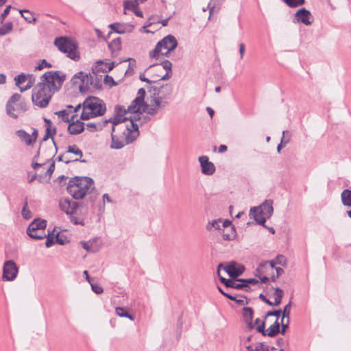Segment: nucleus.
<instances>
[{
    "label": "nucleus",
    "instance_id": "f257e3e1",
    "mask_svg": "<svg viewBox=\"0 0 351 351\" xmlns=\"http://www.w3.org/2000/svg\"><path fill=\"white\" fill-rule=\"evenodd\" d=\"M65 78V75L60 71H50L43 74L40 82L33 89V103L40 108L46 107L54 93L61 88Z\"/></svg>",
    "mask_w": 351,
    "mask_h": 351
},
{
    "label": "nucleus",
    "instance_id": "f03ea898",
    "mask_svg": "<svg viewBox=\"0 0 351 351\" xmlns=\"http://www.w3.org/2000/svg\"><path fill=\"white\" fill-rule=\"evenodd\" d=\"M92 73L86 74L82 71H80L73 75L71 79V83L74 86H78L80 90L82 93L86 92L88 89L99 88L101 87L102 81L108 82V80L110 79L112 80V77L108 75H101L98 71H94V68L92 69Z\"/></svg>",
    "mask_w": 351,
    "mask_h": 351
},
{
    "label": "nucleus",
    "instance_id": "7ed1b4c3",
    "mask_svg": "<svg viewBox=\"0 0 351 351\" xmlns=\"http://www.w3.org/2000/svg\"><path fill=\"white\" fill-rule=\"evenodd\" d=\"M173 88L169 84L160 86H150L148 93L151 97L152 107L147 110V114H156L159 110L164 108L167 101L166 99L170 97L172 93Z\"/></svg>",
    "mask_w": 351,
    "mask_h": 351
},
{
    "label": "nucleus",
    "instance_id": "20e7f679",
    "mask_svg": "<svg viewBox=\"0 0 351 351\" xmlns=\"http://www.w3.org/2000/svg\"><path fill=\"white\" fill-rule=\"evenodd\" d=\"M172 64L169 60H165L160 64H156L150 66L146 71L145 75H140V80L147 83H155L161 80H168L172 75Z\"/></svg>",
    "mask_w": 351,
    "mask_h": 351
},
{
    "label": "nucleus",
    "instance_id": "39448f33",
    "mask_svg": "<svg viewBox=\"0 0 351 351\" xmlns=\"http://www.w3.org/2000/svg\"><path fill=\"white\" fill-rule=\"evenodd\" d=\"M82 106V112L80 117L82 120H88L102 116L106 111L105 103L96 97L86 98Z\"/></svg>",
    "mask_w": 351,
    "mask_h": 351
},
{
    "label": "nucleus",
    "instance_id": "423d86ee",
    "mask_svg": "<svg viewBox=\"0 0 351 351\" xmlns=\"http://www.w3.org/2000/svg\"><path fill=\"white\" fill-rule=\"evenodd\" d=\"M93 181L88 177H75L69 180L67 186L68 193L75 199H82L90 192Z\"/></svg>",
    "mask_w": 351,
    "mask_h": 351
},
{
    "label": "nucleus",
    "instance_id": "0eeeda50",
    "mask_svg": "<svg viewBox=\"0 0 351 351\" xmlns=\"http://www.w3.org/2000/svg\"><path fill=\"white\" fill-rule=\"evenodd\" d=\"M136 114H134L133 117L132 116L129 117H122L121 115H117L114 118L108 119V120H110L109 121V123L111 124V134L131 136L133 133V128L130 122H134L133 119H136Z\"/></svg>",
    "mask_w": 351,
    "mask_h": 351
},
{
    "label": "nucleus",
    "instance_id": "6e6552de",
    "mask_svg": "<svg viewBox=\"0 0 351 351\" xmlns=\"http://www.w3.org/2000/svg\"><path fill=\"white\" fill-rule=\"evenodd\" d=\"M177 45L176 38L172 35H167L156 44L155 48L149 52V56L151 58L156 60L162 56L167 57Z\"/></svg>",
    "mask_w": 351,
    "mask_h": 351
},
{
    "label": "nucleus",
    "instance_id": "1a4fd4ad",
    "mask_svg": "<svg viewBox=\"0 0 351 351\" xmlns=\"http://www.w3.org/2000/svg\"><path fill=\"white\" fill-rule=\"evenodd\" d=\"M145 95V90L143 88H140L138 91V97L132 101L127 110H123L124 114H134L138 117V114L142 112L147 113V110L152 107V105L150 97L147 100V103L144 102Z\"/></svg>",
    "mask_w": 351,
    "mask_h": 351
},
{
    "label": "nucleus",
    "instance_id": "9d476101",
    "mask_svg": "<svg viewBox=\"0 0 351 351\" xmlns=\"http://www.w3.org/2000/svg\"><path fill=\"white\" fill-rule=\"evenodd\" d=\"M54 44L61 52L66 53L68 58L75 61L80 60V56L77 49V45L71 39L66 37L57 38Z\"/></svg>",
    "mask_w": 351,
    "mask_h": 351
},
{
    "label": "nucleus",
    "instance_id": "9b49d317",
    "mask_svg": "<svg viewBox=\"0 0 351 351\" xmlns=\"http://www.w3.org/2000/svg\"><path fill=\"white\" fill-rule=\"evenodd\" d=\"M46 227V220L36 219L29 225L27 233L34 239H43L47 237Z\"/></svg>",
    "mask_w": 351,
    "mask_h": 351
},
{
    "label": "nucleus",
    "instance_id": "f8f14e48",
    "mask_svg": "<svg viewBox=\"0 0 351 351\" xmlns=\"http://www.w3.org/2000/svg\"><path fill=\"white\" fill-rule=\"evenodd\" d=\"M130 125L133 128V133L131 136H119L118 134H111L112 144L111 147L114 149H121L125 145L133 142L138 135V125L132 121H130Z\"/></svg>",
    "mask_w": 351,
    "mask_h": 351
},
{
    "label": "nucleus",
    "instance_id": "ddd939ff",
    "mask_svg": "<svg viewBox=\"0 0 351 351\" xmlns=\"http://www.w3.org/2000/svg\"><path fill=\"white\" fill-rule=\"evenodd\" d=\"M275 273V263L274 261H267L259 265L255 271V276L261 282L266 283L269 279L272 280V276Z\"/></svg>",
    "mask_w": 351,
    "mask_h": 351
},
{
    "label": "nucleus",
    "instance_id": "4468645a",
    "mask_svg": "<svg viewBox=\"0 0 351 351\" xmlns=\"http://www.w3.org/2000/svg\"><path fill=\"white\" fill-rule=\"evenodd\" d=\"M36 80V77L32 74L21 73L14 77L16 85L20 88L21 92L31 88Z\"/></svg>",
    "mask_w": 351,
    "mask_h": 351
},
{
    "label": "nucleus",
    "instance_id": "2eb2a0df",
    "mask_svg": "<svg viewBox=\"0 0 351 351\" xmlns=\"http://www.w3.org/2000/svg\"><path fill=\"white\" fill-rule=\"evenodd\" d=\"M18 272L16 263L12 260L7 261L3 265L2 279L3 281H12L16 278Z\"/></svg>",
    "mask_w": 351,
    "mask_h": 351
},
{
    "label": "nucleus",
    "instance_id": "dca6fc26",
    "mask_svg": "<svg viewBox=\"0 0 351 351\" xmlns=\"http://www.w3.org/2000/svg\"><path fill=\"white\" fill-rule=\"evenodd\" d=\"M223 269L231 278H237L243 274L245 268L243 265H239L235 262H231L227 265L223 266L220 264L218 267L217 274L220 276V269Z\"/></svg>",
    "mask_w": 351,
    "mask_h": 351
},
{
    "label": "nucleus",
    "instance_id": "f3484780",
    "mask_svg": "<svg viewBox=\"0 0 351 351\" xmlns=\"http://www.w3.org/2000/svg\"><path fill=\"white\" fill-rule=\"evenodd\" d=\"M59 207L60 210L68 215H73L75 213L78 207V204L71 201L68 197H62L59 201Z\"/></svg>",
    "mask_w": 351,
    "mask_h": 351
},
{
    "label": "nucleus",
    "instance_id": "a211bd4d",
    "mask_svg": "<svg viewBox=\"0 0 351 351\" xmlns=\"http://www.w3.org/2000/svg\"><path fill=\"white\" fill-rule=\"evenodd\" d=\"M313 21V17L310 12L305 8L299 9L294 15V23H302L306 25H310Z\"/></svg>",
    "mask_w": 351,
    "mask_h": 351
},
{
    "label": "nucleus",
    "instance_id": "6ab92c4d",
    "mask_svg": "<svg viewBox=\"0 0 351 351\" xmlns=\"http://www.w3.org/2000/svg\"><path fill=\"white\" fill-rule=\"evenodd\" d=\"M80 108V105H78L75 108H73L71 106H69L66 109L56 112V114H57L62 121L69 123L71 121H73V118L77 117L75 113Z\"/></svg>",
    "mask_w": 351,
    "mask_h": 351
},
{
    "label": "nucleus",
    "instance_id": "aec40b11",
    "mask_svg": "<svg viewBox=\"0 0 351 351\" xmlns=\"http://www.w3.org/2000/svg\"><path fill=\"white\" fill-rule=\"evenodd\" d=\"M199 162L200 163L202 172L204 175L210 176L215 171V167L214 164L209 161V158L206 156H199Z\"/></svg>",
    "mask_w": 351,
    "mask_h": 351
},
{
    "label": "nucleus",
    "instance_id": "412c9836",
    "mask_svg": "<svg viewBox=\"0 0 351 351\" xmlns=\"http://www.w3.org/2000/svg\"><path fill=\"white\" fill-rule=\"evenodd\" d=\"M109 27L114 32L123 34L132 32L134 25L127 23H114L109 25Z\"/></svg>",
    "mask_w": 351,
    "mask_h": 351
},
{
    "label": "nucleus",
    "instance_id": "4be33fe9",
    "mask_svg": "<svg viewBox=\"0 0 351 351\" xmlns=\"http://www.w3.org/2000/svg\"><path fill=\"white\" fill-rule=\"evenodd\" d=\"M16 135L20 138V139L25 142L27 145H33L37 138V131L34 130L32 134H29L23 130H17L16 132Z\"/></svg>",
    "mask_w": 351,
    "mask_h": 351
},
{
    "label": "nucleus",
    "instance_id": "5701e85b",
    "mask_svg": "<svg viewBox=\"0 0 351 351\" xmlns=\"http://www.w3.org/2000/svg\"><path fill=\"white\" fill-rule=\"evenodd\" d=\"M221 282L223 283L227 288H234L236 289H241L245 287V284H243L241 279L231 280L226 279L222 276H219Z\"/></svg>",
    "mask_w": 351,
    "mask_h": 351
},
{
    "label": "nucleus",
    "instance_id": "b1692460",
    "mask_svg": "<svg viewBox=\"0 0 351 351\" xmlns=\"http://www.w3.org/2000/svg\"><path fill=\"white\" fill-rule=\"evenodd\" d=\"M114 67V62H104L103 61H99L96 65L93 66L94 71H98L101 75H106V73L110 71Z\"/></svg>",
    "mask_w": 351,
    "mask_h": 351
},
{
    "label": "nucleus",
    "instance_id": "393cba45",
    "mask_svg": "<svg viewBox=\"0 0 351 351\" xmlns=\"http://www.w3.org/2000/svg\"><path fill=\"white\" fill-rule=\"evenodd\" d=\"M75 118H73V121L69 122L70 123L68 126V130L71 134H80L83 132L84 129V123L77 119L75 120Z\"/></svg>",
    "mask_w": 351,
    "mask_h": 351
},
{
    "label": "nucleus",
    "instance_id": "a878e982",
    "mask_svg": "<svg viewBox=\"0 0 351 351\" xmlns=\"http://www.w3.org/2000/svg\"><path fill=\"white\" fill-rule=\"evenodd\" d=\"M261 211V210H258V207L252 208L250 209V215L254 218L257 223L264 225L267 217Z\"/></svg>",
    "mask_w": 351,
    "mask_h": 351
},
{
    "label": "nucleus",
    "instance_id": "bb28decb",
    "mask_svg": "<svg viewBox=\"0 0 351 351\" xmlns=\"http://www.w3.org/2000/svg\"><path fill=\"white\" fill-rule=\"evenodd\" d=\"M110 120L106 119L104 121H98L96 123H88L86 125L87 128L90 132H95L102 130L104 127H106L109 123Z\"/></svg>",
    "mask_w": 351,
    "mask_h": 351
},
{
    "label": "nucleus",
    "instance_id": "cd10ccee",
    "mask_svg": "<svg viewBox=\"0 0 351 351\" xmlns=\"http://www.w3.org/2000/svg\"><path fill=\"white\" fill-rule=\"evenodd\" d=\"M258 208V210H261V212H262V213L265 214L267 218L270 217L274 212V208H273L271 202L266 201L265 203L261 204Z\"/></svg>",
    "mask_w": 351,
    "mask_h": 351
},
{
    "label": "nucleus",
    "instance_id": "c85d7f7f",
    "mask_svg": "<svg viewBox=\"0 0 351 351\" xmlns=\"http://www.w3.org/2000/svg\"><path fill=\"white\" fill-rule=\"evenodd\" d=\"M66 154H73L75 156H77V158H75L74 159H72L73 161H78V160H80V159L83 156L82 150L76 145H69L67 147V150L66 152Z\"/></svg>",
    "mask_w": 351,
    "mask_h": 351
},
{
    "label": "nucleus",
    "instance_id": "c756f323",
    "mask_svg": "<svg viewBox=\"0 0 351 351\" xmlns=\"http://www.w3.org/2000/svg\"><path fill=\"white\" fill-rule=\"evenodd\" d=\"M243 317L250 328L254 327L252 324L253 311L251 308H244L243 312Z\"/></svg>",
    "mask_w": 351,
    "mask_h": 351
},
{
    "label": "nucleus",
    "instance_id": "7c9ffc66",
    "mask_svg": "<svg viewBox=\"0 0 351 351\" xmlns=\"http://www.w3.org/2000/svg\"><path fill=\"white\" fill-rule=\"evenodd\" d=\"M22 17L28 23H35L37 21L36 17L34 16V13L29 11V10H21L19 11Z\"/></svg>",
    "mask_w": 351,
    "mask_h": 351
},
{
    "label": "nucleus",
    "instance_id": "2f4dec72",
    "mask_svg": "<svg viewBox=\"0 0 351 351\" xmlns=\"http://www.w3.org/2000/svg\"><path fill=\"white\" fill-rule=\"evenodd\" d=\"M341 199L343 205L351 207V190H343L341 194Z\"/></svg>",
    "mask_w": 351,
    "mask_h": 351
},
{
    "label": "nucleus",
    "instance_id": "473e14b6",
    "mask_svg": "<svg viewBox=\"0 0 351 351\" xmlns=\"http://www.w3.org/2000/svg\"><path fill=\"white\" fill-rule=\"evenodd\" d=\"M46 123V134L43 137V141L47 140L49 138H53V136L56 134V128H52L51 122L50 120L45 119Z\"/></svg>",
    "mask_w": 351,
    "mask_h": 351
},
{
    "label": "nucleus",
    "instance_id": "72a5a7b5",
    "mask_svg": "<svg viewBox=\"0 0 351 351\" xmlns=\"http://www.w3.org/2000/svg\"><path fill=\"white\" fill-rule=\"evenodd\" d=\"M280 332V324L276 320L272 325H271L266 330V335L272 337Z\"/></svg>",
    "mask_w": 351,
    "mask_h": 351
},
{
    "label": "nucleus",
    "instance_id": "f704fd0d",
    "mask_svg": "<svg viewBox=\"0 0 351 351\" xmlns=\"http://www.w3.org/2000/svg\"><path fill=\"white\" fill-rule=\"evenodd\" d=\"M109 49L112 53H117L121 49V42L120 38L113 39L108 44Z\"/></svg>",
    "mask_w": 351,
    "mask_h": 351
},
{
    "label": "nucleus",
    "instance_id": "c9c22d12",
    "mask_svg": "<svg viewBox=\"0 0 351 351\" xmlns=\"http://www.w3.org/2000/svg\"><path fill=\"white\" fill-rule=\"evenodd\" d=\"M283 295H284V291L282 289H281L278 287L275 288V291L274 293L275 301H274V302H273V306H277L280 304Z\"/></svg>",
    "mask_w": 351,
    "mask_h": 351
},
{
    "label": "nucleus",
    "instance_id": "e433bc0d",
    "mask_svg": "<svg viewBox=\"0 0 351 351\" xmlns=\"http://www.w3.org/2000/svg\"><path fill=\"white\" fill-rule=\"evenodd\" d=\"M116 314L121 317H128L130 320L134 321V317L128 313V310L123 307L115 308Z\"/></svg>",
    "mask_w": 351,
    "mask_h": 351
},
{
    "label": "nucleus",
    "instance_id": "4c0bfd02",
    "mask_svg": "<svg viewBox=\"0 0 351 351\" xmlns=\"http://www.w3.org/2000/svg\"><path fill=\"white\" fill-rule=\"evenodd\" d=\"M222 220L217 219L213 220L212 222L208 223L206 226V229L208 230H212L213 228L215 230H220L221 228Z\"/></svg>",
    "mask_w": 351,
    "mask_h": 351
},
{
    "label": "nucleus",
    "instance_id": "58836bf2",
    "mask_svg": "<svg viewBox=\"0 0 351 351\" xmlns=\"http://www.w3.org/2000/svg\"><path fill=\"white\" fill-rule=\"evenodd\" d=\"M138 5L136 1L126 0L123 2V6L125 10H130L133 12Z\"/></svg>",
    "mask_w": 351,
    "mask_h": 351
},
{
    "label": "nucleus",
    "instance_id": "ea45409f",
    "mask_svg": "<svg viewBox=\"0 0 351 351\" xmlns=\"http://www.w3.org/2000/svg\"><path fill=\"white\" fill-rule=\"evenodd\" d=\"M283 1L290 8H295L304 3V0H283Z\"/></svg>",
    "mask_w": 351,
    "mask_h": 351
},
{
    "label": "nucleus",
    "instance_id": "a19ab883",
    "mask_svg": "<svg viewBox=\"0 0 351 351\" xmlns=\"http://www.w3.org/2000/svg\"><path fill=\"white\" fill-rule=\"evenodd\" d=\"M266 346H265L263 343H260L256 345L254 348H253L251 345H245V348L248 351H263L265 349Z\"/></svg>",
    "mask_w": 351,
    "mask_h": 351
},
{
    "label": "nucleus",
    "instance_id": "79ce46f5",
    "mask_svg": "<svg viewBox=\"0 0 351 351\" xmlns=\"http://www.w3.org/2000/svg\"><path fill=\"white\" fill-rule=\"evenodd\" d=\"M15 110V108L14 107L12 106V104H6V112H7V114L14 118V119H16L18 117V116L14 113V111Z\"/></svg>",
    "mask_w": 351,
    "mask_h": 351
},
{
    "label": "nucleus",
    "instance_id": "37998d69",
    "mask_svg": "<svg viewBox=\"0 0 351 351\" xmlns=\"http://www.w3.org/2000/svg\"><path fill=\"white\" fill-rule=\"evenodd\" d=\"M53 234L52 233L51 235V233L49 231H48L47 233V237H45V238H47V240L45 242V245L47 247H50L54 244V239L52 236Z\"/></svg>",
    "mask_w": 351,
    "mask_h": 351
},
{
    "label": "nucleus",
    "instance_id": "c03bdc74",
    "mask_svg": "<svg viewBox=\"0 0 351 351\" xmlns=\"http://www.w3.org/2000/svg\"><path fill=\"white\" fill-rule=\"evenodd\" d=\"M289 319L286 318V321H285V318H282V319H281L282 329H281V330H280V332L282 335L285 334L286 330L289 326Z\"/></svg>",
    "mask_w": 351,
    "mask_h": 351
},
{
    "label": "nucleus",
    "instance_id": "a18cd8bd",
    "mask_svg": "<svg viewBox=\"0 0 351 351\" xmlns=\"http://www.w3.org/2000/svg\"><path fill=\"white\" fill-rule=\"evenodd\" d=\"M291 302H289V304L285 306L282 312H281L282 314V318L289 319V314H290V311H291Z\"/></svg>",
    "mask_w": 351,
    "mask_h": 351
},
{
    "label": "nucleus",
    "instance_id": "49530a36",
    "mask_svg": "<svg viewBox=\"0 0 351 351\" xmlns=\"http://www.w3.org/2000/svg\"><path fill=\"white\" fill-rule=\"evenodd\" d=\"M22 215L26 219H28L31 218V217H32L31 213H30L29 210L28 209L27 202L25 204V205L22 209Z\"/></svg>",
    "mask_w": 351,
    "mask_h": 351
},
{
    "label": "nucleus",
    "instance_id": "de8ad7c7",
    "mask_svg": "<svg viewBox=\"0 0 351 351\" xmlns=\"http://www.w3.org/2000/svg\"><path fill=\"white\" fill-rule=\"evenodd\" d=\"M12 24L10 23L0 27V36H3L9 33L12 29Z\"/></svg>",
    "mask_w": 351,
    "mask_h": 351
},
{
    "label": "nucleus",
    "instance_id": "09e8293b",
    "mask_svg": "<svg viewBox=\"0 0 351 351\" xmlns=\"http://www.w3.org/2000/svg\"><path fill=\"white\" fill-rule=\"evenodd\" d=\"M128 60L130 61L129 64H128L129 68L128 70L125 71V75H132L134 73L133 68L135 66V60H132V59H129Z\"/></svg>",
    "mask_w": 351,
    "mask_h": 351
},
{
    "label": "nucleus",
    "instance_id": "8fccbe9b",
    "mask_svg": "<svg viewBox=\"0 0 351 351\" xmlns=\"http://www.w3.org/2000/svg\"><path fill=\"white\" fill-rule=\"evenodd\" d=\"M51 66V64L48 63L45 60H43L40 63H39L36 67V70H42L43 68H50Z\"/></svg>",
    "mask_w": 351,
    "mask_h": 351
},
{
    "label": "nucleus",
    "instance_id": "3c124183",
    "mask_svg": "<svg viewBox=\"0 0 351 351\" xmlns=\"http://www.w3.org/2000/svg\"><path fill=\"white\" fill-rule=\"evenodd\" d=\"M92 290L97 294L103 293V288L97 284L90 283Z\"/></svg>",
    "mask_w": 351,
    "mask_h": 351
},
{
    "label": "nucleus",
    "instance_id": "603ef678",
    "mask_svg": "<svg viewBox=\"0 0 351 351\" xmlns=\"http://www.w3.org/2000/svg\"><path fill=\"white\" fill-rule=\"evenodd\" d=\"M284 272V270L281 267H275V273L272 276V281H276V279Z\"/></svg>",
    "mask_w": 351,
    "mask_h": 351
},
{
    "label": "nucleus",
    "instance_id": "864d4df0",
    "mask_svg": "<svg viewBox=\"0 0 351 351\" xmlns=\"http://www.w3.org/2000/svg\"><path fill=\"white\" fill-rule=\"evenodd\" d=\"M285 131H283V132H282L283 136H282V139H281V142H280V144L278 145V147H277V151H278V152H280V149H281V148H282V145L285 146V145H286L289 142V138H287V139H286V138H285Z\"/></svg>",
    "mask_w": 351,
    "mask_h": 351
},
{
    "label": "nucleus",
    "instance_id": "5fc2aeb1",
    "mask_svg": "<svg viewBox=\"0 0 351 351\" xmlns=\"http://www.w3.org/2000/svg\"><path fill=\"white\" fill-rule=\"evenodd\" d=\"M241 280L243 284H245V287H247L250 284L256 285L258 282V281L254 278L241 279Z\"/></svg>",
    "mask_w": 351,
    "mask_h": 351
},
{
    "label": "nucleus",
    "instance_id": "6e6d98bb",
    "mask_svg": "<svg viewBox=\"0 0 351 351\" xmlns=\"http://www.w3.org/2000/svg\"><path fill=\"white\" fill-rule=\"evenodd\" d=\"M258 332L262 333L263 335H266V330H265V322H262L260 324L257 325L256 328Z\"/></svg>",
    "mask_w": 351,
    "mask_h": 351
},
{
    "label": "nucleus",
    "instance_id": "4d7b16f0",
    "mask_svg": "<svg viewBox=\"0 0 351 351\" xmlns=\"http://www.w3.org/2000/svg\"><path fill=\"white\" fill-rule=\"evenodd\" d=\"M54 169H55V163L52 162L49 165V167L47 169V171L45 173V176H48L49 178H50L51 176L52 175L53 172L54 171Z\"/></svg>",
    "mask_w": 351,
    "mask_h": 351
},
{
    "label": "nucleus",
    "instance_id": "13d9d810",
    "mask_svg": "<svg viewBox=\"0 0 351 351\" xmlns=\"http://www.w3.org/2000/svg\"><path fill=\"white\" fill-rule=\"evenodd\" d=\"M21 98V95L18 93H16V94H14L11 97L10 99H9V101H8L7 104H13L14 103H16V101H18Z\"/></svg>",
    "mask_w": 351,
    "mask_h": 351
},
{
    "label": "nucleus",
    "instance_id": "bf43d9fd",
    "mask_svg": "<svg viewBox=\"0 0 351 351\" xmlns=\"http://www.w3.org/2000/svg\"><path fill=\"white\" fill-rule=\"evenodd\" d=\"M230 231H231V233L229 234V233H223V238L225 239V240H231L234 237V230H233V228H230Z\"/></svg>",
    "mask_w": 351,
    "mask_h": 351
},
{
    "label": "nucleus",
    "instance_id": "052dcab7",
    "mask_svg": "<svg viewBox=\"0 0 351 351\" xmlns=\"http://www.w3.org/2000/svg\"><path fill=\"white\" fill-rule=\"evenodd\" d=\"M280 314H281L280 310L274 311H268L265 315V317H269V316H275L277 318H278L280 317Z\"/></svg>",
    "mask_w": 351,
    "mask_h": 351
},
{
    "label": "nucleus",
    "instance_id": "680f3d73",
    "mask_svg": "<svg viewBox=\"0 0 351 351\" xmlns=\"http://www.w3.org/2000/svg\"><path fill=\"white\" fill-rule=\"evenodd\" d=\"M218 289L219 291H220V293H221V294H223L224 296H226V298L230 299L231 300H236V297L230 294V293H228L226 292H224L220 287H218Z\"/></svg>",
    "mask_w": 351,
    "mask_h": 351
},
{
    "label": "nucleus",
    "instance_id": "e2e57ef3",
    "mask_svg": "<svg viewBox=\"0 0 351 351\" xmlns=\"http://www.w3.org/2000/svg\"><path fill=\"white\" fill-rule=\"evenodd\" d=\"M10 9H11V5H8L3 10V12H2L1 15V21H3L5 19V18L7 16V15L9 14Z\"/></svg>",
    "mask_w": 351,
    "mask_h": 351
},
{
    "label": "nucleus",
    "instance_id": "0e129e2a",
    "mask_svg": "<svg viewBox=\"0 0 351 351\" xmlns=\"http://www.w3.org/2000/svg\"><path fill=\"white\" fill-rule=\"evenodd\" d=\"M259 298L265 303H267V304H269V306H273V302H271L269 300L267 299V298L263 293H261L259 295Z\"/></svg>",
    "mask_w": 351,
    "mask_h": 351
},
{
    "label": "nucleus",
    "instance_id": "69168bd1",
    "mask_svg": "<svg viewBox=\"0 0 351 351\" xmlns=\"http://www.w3.org/2000/svg\"><path fill=\"white\" fill-rule=\"evenodd\" d=\"M239 53H240V58L243 59L245 53V45L243 43L239 44Z\"/></svg>",
    "mask_w": 351,
    "mask_h": 351
},
{
    "label": "nucleus",
    "instance_id": "338daca9",
    "mask_svg": "<svg viewBox=\"0 0 351 351\" xmlns=\"http://www.w3.org/2000/svg\"><path fill=\"white\" fill-rule=\"evenodd\" d=\"M45 163L33 162L32 167L33 169H36L38 167H43L45 169Z\"/></svg>",
    "mask_w": 351,
    "mask_h": 351
},
{
    "label": "nucleus",
    "instance_id": "774afa93",
    "mask_svg": "<svg viewBox=\"0 0 351 351\" xmlns=\"http://www.w3.org/2000/svg\"><path fill=\"white\" fill-rule=\"evenodd\" d=\"M230 225H231V222L229 220L222 221L221 227H223L224 228H231Z\"/></svg>",
    "mask_w": 351,
    "mask_h": 351
}]
</instances>
